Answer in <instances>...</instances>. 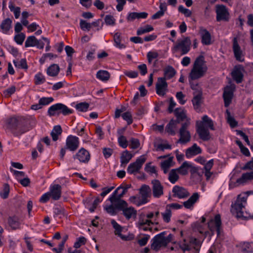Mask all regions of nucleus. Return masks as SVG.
<instances>
[{
	"instance_id": "obj_50",
	"label": "nucleus",
	"mask_w": 253,
	"mask_h": 253,
	"mask_svg": "<svg viewBox=\"0 0 253 253\" xmlns=\"http://www.w3.org/2000/svg\"><path fill=\"white\" fill-rule=\"evenodd\" d=\"M162 215L164 220L168 223L170 220V217L171 216V212L170 209L169 207H166L165 212L162 213Z\"/></svg>"
},
{
	"instance_id": "obj_35",
	"label": "nucleus",
	"mask_w": 253,
	"mask_h": 253,
	"mask_svg": "<svg viewBox=\"0 0 253 253\" xmlns=\"http://www.w3.org/2000/svg\"><path fill=\"white\" fill-rule=\"evenodd\" d=\"M11 24L12 20L8 18L2 21L0 27L3 33H7L11 28Z\"/></svg>"
},
{
	"instance_id": "obj_2",
	"label": "nucleus",
	"mask_w": 253,
	"mask_h": 253,
	"mask_svg": "<svg viewBox=\"0 0 253 253\" xmlns=\"http://www.w3.org/2000/svg\"><path fill=\"white\" fill-rule=\"evenodd\" d=\"M250 195L253 197V191H247L239 194L236 200L231 205L230 211L232 214L237 217H252V215L246 212H244V209L247 204V200Z\"/></svg>"
},
{
	"instance_id": "obj_40",
	"label": "nucleus",
	"mask_w": 253,
	"mask_h": 253,
	"mask_svg": "<svg viewBox=\"0 0 253 253\" xmlns=\"http://www.w3.org/2000/svg\"><path fill=\"white\" fill-rule=\"evenodd\" d=\"M59 67L57 64H52L47 69V74L51 77L56 76L59 72Z\"/></svg>"
},
{
	"instance_id": "obj_14",
	"label": "nucleus",
	"mask_w": 253,
	"mask_h": 253,
	"mask_svg": "<svg viewBox=\"0 0 253 253\" xmlns=\"http://www.w3.org/2000/svg\"><path fill=\"white\" fill-rule=\"evenodd\" d=\"M235 89V85L232 84L227 86L224 89L223 97L225 107H228L231 102L233 95V92Z\"/></svg>"
},
{
	"instance_id": "obj_55",
	"label": "nucleus",
	"mask_w": 253,
	"mask_h": 253,
	"mask_svg": "<svg viewBox=\"0 0 253 253\" xmlns=\"http://www.w3.org/2000/svg\"><path fill=\"white\" fill-rule=\"evenodd\" d=\"M123 119L127 122L128 125H130L132 123V115L130 112L127 111L122 115Z\"/></svg>"
},
{
	"instance_id": "obj_28",
	"label": "nucleus",
	"mask_w": 253,
	"mask_h": 253,
	"mask_svg": "<svg viewBox=\"0 0 253 253\" xmlns=\"http://www.w3.org/2000/svg\"><path fill=\"white\" fill-rule=\"evenodd\" d=\"M201 149L195 143L192 145V146L189 147L186 150L185 155L187 158H190L193 156L199 154L201 153Z\"/></svg>"
},
{
	"instance_id": "obj_24",
	"label": "nucleus",
	"mask_w": 253,
	"mask_h": 253,
	"mask_svg": "<svg viewBox=\"0 0 253 253\" xmlns=\"http://www.w3.org/2000/svg\"><path fill=\"white\" fill-rule=\"evenodd\" d=\"M233 50L235 57L237 60L241 62L244 61V59L242 58V51L238 43L236 37L234 38L233 40Z\"/></svg>"
},
{
	"instance_id": "obj_20",
	"label": "nucleus",
	"mask_w": 253,
	"mask_h": 253,
	"mask_svg": "<svg viewBox=\"0 0 253 253\" xmlns=\"http://www.w3.org/2000/svg\"><path fill=\"white\" fill-rule=\"evenodd\" d=\"M171 238H154L151 245V249L156 251L160 250L162 247H165L168 243L171 241Z\"/></svg>"
},
{
	"instance_id": "obj_26",
	"label": "nucleus",
	"mask_w": 253,
	"mask_h": 253,
	"mask_svg": "<svg viewBox=\"0 0 253 253\" xmlns=\"http://www.w3.org/2000/svg\"><path fill=\"white\" fill-rule=\"evenodd\" d=\"M252 180H253V171L243 173L241 177L237 179L236 183L244 184Z\"/></svg>"
},
{
	"instance_id": "obj_13",
	"label": "nucleus",
	"mask_w": 253,
	"mask_h": 253,
	"mask_svg": "<svg viewBox=\"0 0 253 253\" xmlns=\"http://www.w3.org/2000/svg\"><path fill=\"white\" fill-rule=\"evenodd\" d=\"M152 194L154 197L159 198L164 194V186L157 179L151 181Z\"/></svg>"
},
{
	"instance_id": "obj_42",
	"label": "nucleus",
	"mask_w": 253,
	"mask_h": 253,
	"mask_svg": "<svg viewBox=\"0 0 253 253\" xmlns=\"http://www.w3.org/2000/svg\"><path fill=\"white\" fill-rule=\"evenodd\" d=\"M202 95L201 91H199L192 99V103L195 109H198L200 107L202 103Z\"/></svg>"
},
{
	"instance_id": "obj_57",
	"label": "nucleus",
	"mask_w": 253,
	"mask_h": 253,
	"mask_svg": "<svg viewBox=\"0 0 253 253\" xmlns=\"http://www.w3.org/2000/svg\"><path fill=\"white\" fill-rule=\"evenodd\" d=\"M25 39V35L24 33H21L15 36L14 40L15 42L21 45Z\"/></svg>"
},
{
	"instance_id": "obj_1",
	"label": "nucleus",
	"mask_w": 253,
	"mask_h": 253,
	"mask_svg": "<svg viewBox=\"0 0 253 253\" xmlns=\"http://www.w3.org/2000/svg\"><path fill=\"white\" fill-rule=\"evenodd\" d=\"M208 230H205L199 223L195 224L194 228L199 232L201 236L205 237L216 236L220 237L224 236V232L221 227V221L220 214H216L214 218H211L208 222Z\"/></svg>"
},
{
	"instance_id": "obj_12",
	"label": "nucleus",
	"mask_w": 253,
	"mask_h": 253,
	"mask_svg": "<svg viewBox=\"0 0 253 253\" xmlns=\"http://www.w3.org/2000/svg\"><path fill=\"white\" fill-rule=\"evenodd\" d=\"M153 224L151 220L147 219L144 213H141L139 215L138 220L136 223L137 226L144 231L151 230L150 226Z\"/></svg>"
},
{
	"instance_id": "obj_47",
	"label": "nucleus",
	"mask_w": 253,
	"mask_h": 253,
	"mask_svg": "<svg viewBox=\"0 0 253 253\" xmlns=\"http://www.w3.org/2000/svg\"><path fill=\"white\" fill-rule=\"evenodd\" d=\"M13 62L16 67L25 70L28 69V65L25 59H21L20 60H13Z\"/></svg>"
},
{
	"instance_id": "obj_54",
	"label": "nucleus",
	"mask_w": 253,
	"mask_h": 253,
	"mask_svg": "<svg viewBox=\"0 0 253 253\" xmlns=\"http://www.w3.org/2000/svg\"><path fill=\"white\" fill-rule=\"evenodd\" d=\"M45 81L44 77L41 73H39L35 76V83L36 84H40Z\"/></svg>"
},
{
	"instance_id": "obj_59",
	"label": "nucleus",
	"mask_w": 253,
	"mask_h": 253,
	"mask_svg": "<svg viewBox=\"0 0 253 253\" xmlns=\"http://www.w3.org/2000/svg\"><path fill=\"white\" fill-rule=\"evenodd\" d=\"M81 28L84 30L89 31L91 28V24L90 23L86 22L85 20H81L80 22Z\"/></svg>"
},
{
	"instance_id": "obj_23",
	"label": "nucleus",
	"mask_w": 253,
	"mask_h": 253,
	"mask_svg": "<svg viewBox=\"0 0 253 253\" xmlns=\"http://www.w3.org/2000/svg\"><path fill=\"white\" fill-rule=\"evenodd\" d=\"M78 159L81 162L87 163L90 159L89 152L84 148H81L78 152L74 156V159Z\"/></svg>"
},
{
	"instance_id": "obj_27",
	"label": "nucleus",
	"mask_w": 253,
	"mask_h": 253,
	"mask_svg": "<svg viewBox=\"0 0 253 253\" xmlns=\"http://www.w3.org/2000/svg\"><path fill=\"white\" fill-rule=\"evenodd\" d=\"M174 113L176 117V120L178 124L182 121H186L187 119H190L186 116V111L182 108H176L174 111Z\"/></svg>"
},
{
	"instance_id": "obj_51",
	"label": "nucleus",
	"mask_w": 253,
	"mask_h": 253,
	"mask_svg": "<svg viewBox=\"0 0 253 253\" xmlns=\"http://www.w3.org/2000/svg\"><path fill=\"white\" fill-rule=\"evenodd\" d=\"M9 190L10 188L9 185L7 183H5L3 185L2 190L0 192V195L1 197L3 199L7 198L9 195Z\"/></svg>"
},
{
	"instance_id": "obj_37",
	"label": "nucleus",
	"mask_w": 253,
	"mask_h": 253,
	"mask_svg": "<svg viewBox=\"0 0 253 253\" xmlns=\"http://www.w3.org/2000/svg\"><path fill=\"white\" fill-rule=\"evenodd\" d=\"M177 124V121H175L173 119L171 120L166 127L167 132L171 135H174L175 134V130Z\"/></svg>"
},
{
	"instance_id": "obj_64",
	"label": "nucleus",
	"mask_w": 253,
	"mask_h": 253,
	"mask_svg": "<svg viewBox=\"0 0 253 253\" xmlns=\"http://www.w3.org/2000/svg\"><path fill=\"white\" fill-rule=\"evenodd\" d=\"M130 147L131 148L135 149L138 148L140 146V143L138 139L132 138L130 140Z\"/></svg>"
},
{
	"instance_id": "obj_11",
	"label": "nucleus",
	"mask_w": 253,
	"mask_h": 253,
	"mask_svg": "<svg viewBox=\"0 0 253 253\" xmlns=\"http://www.w3.org/2000/svg\"><path fill=\"white\" fill-rule=\"evenodd\" d=\"M200 242L197 238H185L183 243L180 245V248L183 252L190 251L199 247Z\"/></svg>"
},
{
	"instance_id": "obj_6",
	"label": "nucleus",
	"mask_w": 253,
	"mask_h": 253,
	"mask_svg": "<svg viewBox=\"0 0 253 253\" xmlns=\"http://www.w3.org/2000/svg\"><path fill=\"white\" fill-rule=\"evenodd\" d=\"M191 45V41L189 37H183L181 39H178L172 48L173 53L180 51L181 55L187 53Z\"/></svg>"
},
{
	"instance_id": "obj_58",
	"label": "nucleus",
	"mask_w": 253,
	"mask_h": 253,
	"mask_svg": "<svg viewBox=\"0 0 253 253\" xmlns=\"http://www.w3.org/2000/svg\"><path fill=\"white\" fill-rule=\"evenodd\" d=\"M16 90L15 86L13 85L3 91V95L5 97H9L13 94Z\"/></svg>"
},
{
	"instance_id": "obj_56",
	"label": "nucleus",
	"mask_w": 253,
	"mask_h": 253,
	"mask_svg": "<svg viewBox=\"0 0 253 253\" xmlns=\"http://www.w3.org/2000/svg\"><path fill=\"white\" fill-rule=\"evenodd\" d=\"M111 204L112 205L105 207V210L111 215H115L117 213L116 210H118V209L116 207L114 204Z\"/></svg>"
},
{
	"instance_id": "obj_45",
	"label": "nucleus",
	"mask_w": 253,
	"mask_h": 253,
	"mask_svg": "<svg viewBox=\"0 0 253 253\" xmlns=\"http://www.w3.org/2000/svg\"><path fill=\"white\" fill-rule=\"evenodd\" d=\"M38 40L34 36H29L27 38L25 43L26 47L35 46L37 44Z\"/></svg>"
},
{
	"instance_id": "obj_62",
	"label": "nucleus",
	"mask_w": 253,
	"mask_h": 253,
	"mask_svg": "<svg viewBox=\"0 0 253 253\" xmlns=\"http://www.w3.org/2000/svg\"><path fill=\"white\" fill-rule=\"evenodd\" d=\"M111 223L115 229V233L116 235L118 236H121V232L122 231V227L121 226L118 224L114 220H113L111 221Z\"/></svg>"
},
{
	"instance_id": "obj_16",
	"label": "nucleus",
	"mask_w": 253,
	"mask_h": 253,
	"mask_svg": "<svg viewBox=\"0 0 253 253\" xmlns=\"http://www.w3.org/2000/svg\"><path fill=\"white\" fill-rule=\"evenodd\" d=\"M244 72V67L242 65H237L234 67L231 72L232 77L237 84L241 83L243 81Z\"/></svg>"
},
{
	"instance_id": "obj_44",
	"label": "nucleus",
	"mask_w": 253,
	"mask_h": 253,
	"mask_svg": "<svg viewBox=\"0 0 253 253\" xmlns=\"http://www.w3.org/2000/svg\"><path fill=\"white\" fill-rule=\"evenodd\" d=\"M62 133V128L60 126H56L54 127L51 132L52 140L54 141L58 139V137Z\"/></svg>"
},
{
	"instance_id": "obj_25",
	"label": "nucleus",
	"mask_w": 253,
	"mask_h": 253,
	"mask_svg": "<svg viewBox=\"0 0 253 253\" xmlns=\"http://www.w3.org/2000/svg\"><path fill=\"white\" fill-rule=\"evenodd\" d=\"M49 192L53 200H58L61 197V186L59 184H54L50 186Z\"/></svg>"
},
{
	"instance_id": "obj_30",
	"label": "nucleus",
	"mask_w": 253,
	"mask_h": 253,
	"mask_svg": "<svg viewBox=\"0 0 253 253\" xmlns=\"http://www.w3.org/2000/svg\"><path fill=\"white\" fill-rule=\"evenodd\" d=\"M175 70L171 66H167L164 69V77H163L165 80L171 79L176 74Z\"/></svg>"
},
{
	"instance_id": "obj_17",
	"label": "nucleus",
	"mask_w": 253,
	"mask_h": 253,
	"mask_svg": "<svg viewBox=\"0 0 253 253\" xmlns=\"http://www.w3.org/2000/svg\"><path fill=\"white\" fill-rule=\"evenodd\" d=\"M139 193L141 198L139 204H145L148 201V198L151 196V188L149 186L144 184L140 188Z\"/></svg>"
},
{
	"instance_id": "obj_41",
	"label": "nucleus",
	"mask_w": 253,
	"mask_h": 253,
	"mask_svg": "<svg viewBox=\"0 0 253 253\" xmlns=\"http://www.w3.org/2000/svg\"><path fill=\"white\" fill-rule=\"evenodd\" d=\"M110 77V73L105 70H99L96 74V78L102 81H107Z\"/></svg>"
},
{
	"instance_id": "obj_9",
	"label": "nucleus",
	"mask_w": 253,
	"mask_h": 253,
	"mask_svg": "<svg viewBox=\"0 0 253 253\" xmlns=\"http://www.w3.org/2000/svg\"><path fill=\"white\" fill-rule=\"evenodd\" d=\"M146 160V159L144 155L141 156L136 159L135 162L130 163L127 169V172L133 174L139 173Z\"/></svg>"
},
{
	"instance_id": "obj_22",
	"label": "nucleus",
	"mask_w": 253,
	"mask_h": 253,
	"mask_svg": "<svg viewBox=\"0 0 253 253\" xmlns=\"http://www.w3.org/2000/svg\"><path fill=\"white\" fill-rule=\"evenodd\" d=\"M173 196L179 199H184L189 196V192L183 187L175 186L172 189Z\"/></svg>"
},
{
	"instance_id": "obj_21",
	"label": "nucleus",
	"mask_w": 253,
	"mask_h": 253,
	"mask_svg": "<svg viewBox=\"0 0 253 253\" xmlns=\"http://www.w3.org/2000/svg\"><path fill=\"white\" fill-rule=\"evenodd\" d=\"M239 253H252L253 252V242H241L236 245Z\"/></svg>"
},
{
	"instance_id": "obj_19",
	"label": "nucleus",
	"mask_w": 253,
	"mask_h": 253,
	"mask_svg": "<svg viewBox=\"0 0 253 253\" xmlns=\"http://www.w3.org/2000/svg\"><path fill=\"white\" fill-rule=\"evenodd\" d=\"M79 141L77 137L70 135L66 139V148L71 151H76L79 147Z\"/></svg>"
},
{
	"instance_id": "obj_46",
	"label": "nucleus",
	"mask_w": 253,
	"mask_h": 253,
	"mask_svg": "<svg viewBox=\"0 0 253 253\" xmlns=\"http://www.w3.org/2000/svg\"><path fill=\"white\" fill-rule=\"evenodd\" d=\"M114 41L115 43V45L119 48H124L126 46L124 44L121 43L122 38L121 37V34L119 33H116L114 36Z\"/></svg>"
},
{
	"instance_id": "obj_33",
	"label": "nucleus",
	"mask_w": 253,
	"mask_h": 253,
	"mask_svg": "<svg viewBox=\"0 0 253 253\" xmlns=\"http://www.w3.org/2000/svg\"><path fill=\"white\" fill-rule=\"evenodd\" d=\"M148 16V13L145 12H131L127 16V20L128 21H133L135 19L146 18Z\"/></svg>"
},
{
	"instance_id": "obj_32",
	"label": "nucleus",
	"mask_w": 253,
	"mask_h": 253,
	"mask_svg": "<svg viewBox=\"0 0 253 253\" xmlns=\"http://www.w3.org/2000/svg\"><path fill=\"white\" fill-rule=\"evenodd\" d=\"M200 34L202 37V42L205 45L211 43V36L210 33L206 29H201Z\"/></svg>"
},
{
	"instance_id": "obj_34",
	"label": "nucleus",
	"mask_w": 253,
	"mask_h": 253,
	"mask_svg": "<svg viewBox=\"0 0 253 253\" xmlns=\"http://www.w3.org/2000/svg\"><path fill=\"white\" fill-rule=\"evenodd\" d=\"M8 224L13 229H18L20 225L19 219L16 216H9L8 218Z\"/></svg>"
},
{
	"instance_id": "obj_39",
	"label": "nucleus",
	"mask_w": 253,
	"mask_h": 253,
	"mask_svg": "<svg viewBox=\"0 0 253 253\" xmlns=\"http://www.w3.org/2000/svg\"><path fill=\"white\" fill-rule=\"evenodd\" d=\"M178 174L176 169H171L169 173L168 179L171 183H175L179 179Z\"/></svg>"
},
{
	"instance_id": "obj_63",
	"label": "nucleus",
	"mask_w": 253,
	"mask_h": 253,
	"mask_svg": "<svg viewBox=\"0 0 253 253\" xmlns=\"http://www.w3.org/2000/svg\"><path fill=\"white\" fill-rule=\"evenodd\" d=\"M105 22L107 25H114L115 23V19L113 16L107 15L105 17Z\"/></svg>"
},
{
	"instance_id": "obj_31",
	"label": "nucleus",
	"mask_w": 253,
	"mask_h": 253,
	"mask_svg": "<svg viewBox=\"0 0 253 253\" xmlns=\"http://www.w3.org/2000/svg\"><path fill=\"white\" fill-rule=\"evenodd\" d=\"M133 157V155L131 154L127 150L124 151L121 156V166L125 167L126 165L129 163L130 160Z\"/></svg>"
},
{
	"instance_id": "obj_52",
	"label": "nucleus",
	"mask_w": 253,
	"mask_h": 253,
	"mask_svg": "<svg viewBox=\"0 0 253 253\" xmlns=\"http://www.w3.org/2000/svg\"><path fill=\"white\" fill-rule=\"evenodd\" d=\"M89 107V104L85 102H81L76 105V108L79 111L86 112Z\"/></svg>"
},
{
	"instance_id": "obj_60",
	"label": "nucleus",
	"mask_w": 253,
	"mask_h": 253,
	"mask_svg": "<svg viewBox=\"0 0 253 253\" xmlns=\"http://www.w3.org/2000/svg\"><path fill=\"white\" fill-rule=\"evenodd\" d=\"M118 143L119 145L123 148H126L128 145L126 138L124 136H121L118 137Z\"/></svg>"
},
{
	"instance_id": "obj_8",
	"label": "nucleus",
	"mask_w": 253,
	"mask_h": 253,
	"mask_svg": "<svg viewBox=\"0 0 253 253\" xmlns=\"http://www.w3.org/2000/svg\"><path fill=\"white\" fill-rule=\"evenodd\" d=\"M190 125V119H187L186 122L181 124V127L179 129L180 138L177 141V143L185 144L190 141L191 135L187 130Z\"/></svg>"
},
{
	"instance_id": "obj_7",
	"label": "nucleus",
	"mask_w": 253,
	"mask_h": 253,
	"mask_svg": "<svg viewBox=\"0 0 253 253\" xmlns=\"http://www.w3.org/2000/svg\"><path fill=\"white\" fill-rule=\"evenodd\" d=\"M73 111L69 109L66 105L62 103H57L51 106L48 110V115L53 116L56 114L62 113L64 115H68L72 113Z\"/></svg>"
},
{
	"instance_id": "obj_15",
	"label": "nucleus",
	"mask_w": 253,
	"mask_h": 253,
	"mask_svg": "<svg viewBox=\"0 0 253 253\" xmlns=\"http://www.w3.org/2000/svg\"><path fill=\"white\" fill-rule=\"evenodd\" d=\"M168 83L163 78H158L156 84L157 93L161 96H164L168 90Z\"/></svg>"
},
{
	"instance_id": "obj_49",
	"label": "nucleus",
	"mask_w": 253,
	"mask_h": 253,
	"mask_svg": "<svg viewBox=\"0 0 253 253\" xmlns=\"http://www.w3.org/2000/svg\"><path fill=\"white\" fill-rule=\"evenodd\" d=\"M9 8L11 11L13 12L15 18H18L20 15V8L15 7L14 4L11 1L9 2Z\"/></svg>"
},
{
	"instance_id": "obj_43",
	"label": "nucleus",
	"mask_w": 253,
	"mask_h": 253,
	"mask_svg": "<svg viewBox=\"0 0 253 253\" xmlns=\"http://www.w3.org/2000/svg\"><path fill=\"white\" fill-rule=\"evenodd\" d=\"M200 123H203L204 126L206 128L209 127L211 130H214L213 121L207 115L203 117L202 122H201Z\"/></svg>"
},
{
	"instance_id": "obj_36",
	"label": "nucleus",
	"mask_w": 253,
	"mask_h": 253,
	"mask_svg": "<svg viewBox=\"0 0 253 253\" xmlns=\"http://www.w3.org/2000/svg\"><path fill=\"white\" fill-rule=\"evenodd\" d=\"M119 210L123 211L124 215L128 219L136 214V211L132 207L127 208L126 206L123 209Z\"/></svg>"
},
{
	"instance_id": "obj_61",
	"label": "nucleus",
	"mask_w": 253,
	"mask_h": 253,
	"mask_svg": "<svg viewBox=\"0 0 253 253\" xmlns=\"http://www.w3.org/2000/svg\"><path fill=\"white\" fill-rule=\"evenodd\" d=\"M53 101V98L51 97H42L39 100L40 104L42 106L49 104L50 103Z\"/></svg>"
},
{
	"instance_id": "obj_3",
	"label": "nucleus",
	"mask_w": 253,
	"mask_h": 253,
	"mask_svg": "<svg viewBox=\"0 0 253 253\" xmlns=\"http://www.w3.org/2000/svg\"><path fill=\"white\" fill-rule=\"evenodd\" d=\"M6 128L10 130L15 136H19L28 131V129L21 117H11L5 122Z\"/></svg>"
},
{
	"instance_id": "obj_29",
	"label": "nucleus",
	"mask_w": 253,
	"mask_h": 253,
	"mask_svg": "<svg viewBox=\"0 0 253 253\" xmlns=\"http://www.w3.org/2000/svg\"><path fill=\"white\" fill-rule=\"evenodd\" d=\"M199 198V195L198 193H194L190 198L183 203V206L186 209H190L192 208L194 204L198 201Z\"/></svg>"
},
{
	"instance_id": "obj_18",
	"label": "nucleus",
	"mask_w": 253,
	"mask_h": 253,
	"mask_svg": "<svg viewBox=\"0 0 253 253\" xmlns=\"http://www.w3.org/2000/svg\"><path fill=\"white\" fill-rule=\"evenodd\" d=\"M197 131L200 138L204 141H208L210 139V133L207 128L204 126L203 123H197Z\"/></svg>"
},
{
	"instance_id": "obj_53",
	"label": "nucleus",
	"mask_w": 253,
	"mask_h": 253,
	"mask_svg": "<svg viewBox=\"0 0 253 253\" xmlns=\"http://www.w3.org/2000/svg\"><path fill=\"white\" fill-rule=\"evenodd\" d=\"M226 112L227 115V121L230 124V126L232 127L236 126H237V122L235 121L234 118L231 116L230 112L227 110Z\"/></svg>"
},
{
	"instance_id": "obj_48",
	"label": "nucleus",
	"mask_w": 253,
	"mask_h": 253,
	"mask_svg": "<svg viewBox=\"0 0 253 253\" xmlns=\"http://www.w3.org/2000/svg\"><path fill=\"white\" fill-rule=\"evenodd\" d=\"M154 30V28L152 26L149 25H146L145 26L143 27L139 28L137 31V35H141L144 34L146 33H148L151 32Z\"/></svg>"
},
{
	"instance_id": "obj_38",
	"label": "nucleus",
	"mask_w": 253,
	"mask_h": 253,
	"mask_svg": "<svg viewBox=\"0 0 253 253\" xmlns=\"http://www.w3.org/2000/svg\"><path fill=\"white\" fill-rule=\"evenodd\" d=\"M190 163L188 162H184L180 167L176 169L179 174L185 175L188 173L189 169Z\"/></svg>"
},
{
	"instance_id": "obj_4",
	"label": "nucleus",
	"mask_w": 253,
	"mask_h": 253,
	"mask_svg": "<svg viewBox=\"0 0 253 253\" xmlns=\"http://www.w3.org/2000/svg\"><path fill=\"white\" fill-rule=\"evenodd\" d=\"M130 184L121 185L118 187L113 192L109 200L114 204L118 209H122L127 206V203L121 199L124 197L129 188L131 187Z\"/></svg>"
},
{
	"instance_id": "obj_5",
	"label": "nucleus",
	"mask_w": 253,
	"mask_h": 253,
	"mask_svg": "<svg viewBox=\"0 0 253 253\" xmlns=\"http://www.w3.org/2000/svg\"><path fill=\"white\" fill-rule=\"evenodd\" d=\"M207 71L203 56H199L195 61L193 67L190 73L189 78L195 80L203 77Z\"/></svg>"
},
{
	"instance_id": "obj_10",
	"label": "nucleus",
	"mask_w": 253,
	"mask_h": 253,
	"mask_svg": "<svg viewBox=\"0 0 253 253\" xmlns=\"http://www.w3.org/2000/svg\"><path fill=\"white\" fill-rule=\"evenodd\" d=\"M215 7L216 20L228 21L229 19V13L226 7L223 4H218Z\"/></svg>"
}]
</instances>
